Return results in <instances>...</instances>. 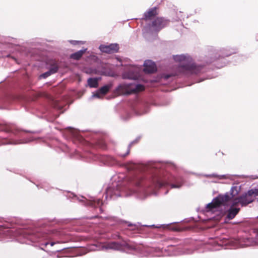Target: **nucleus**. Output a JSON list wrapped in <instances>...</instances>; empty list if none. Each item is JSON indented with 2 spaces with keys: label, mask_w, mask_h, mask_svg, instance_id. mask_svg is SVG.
I'll return each mask as SVG.
<instances>
[{
  "label": "nucleus",
  "mask_w": 258,
  "mask_h": 258,
  "mask_svg": "<svg viewBox=\"0 0 258 258\" xmlns=\"http://www.w3.org/2000/svg\"><path fill=\"white\" fill-rule=\"evenodd\" d=\"M173 58L175 61L180 62L177 68V72L173 74V76H177L180 74H197L202 70V67L196 65L189 57L180 55L174 56Z\"/></svg>",
  "instance_id": "f257e3e1"
},
{
  "label": "nucleus",
  "mask_w": 258,
  "mask_h": 258,
  "mask_svg": "<svg viewBox=\"0 0 258 258\" xmlns=\"http://www.w3.org/2000/svg\"><path fill=\"white\" fill-rule=\"evenodd\" d=\"M145 90V87L141 84L135 83L122 84L116 89L117 92L121 95L136 94Z\"/></svg>",
  "instance_id": "f03ea898"
},
{
  "label": "nucleus",
  "mask_w": 258,
  "mask_h": 258,
  "mask_svg": "<svg viewBox=\"0 0 258 258\" xmlns=\"http://www.w3.org/2000/svg\"><path fill=\"white\" fill-rule=\"evenodd\" d=\"M253 190L251 189L234 199L232 201V206H237L240 204L242 207H244L252 203L253 202Z\"/></svg>",
  "instance_id": "7ed1b4c3"
},
{
  "label": "nucleus",
  "mask_w": 258,
  "mask_h": 258,
  "mask_svg": "<svg viewBox=\"0 0 258 258\" xmlns=\"http://www.w3.org/2000/svg\"><path fill=\"white\" fill-rule=\"evenodd\" d=\"M169 21L163 17H157L151 24L152 30L155 32H158L161 30L168 25Z\"/></svg>",
  "instance_id": "20e7f679"
},
{
  "label": "nucleus",
  "mask_w": 258,
  "mask_h": 258,
  "mask_svg": "<svg viewBox=\"0 0 258 258\" xmlns=\"http://www.w3.org/2000/svg\"><path fill=\"white\" fill-rule=\"evenodd\" d=\"M119 48L118 44H110L108 45H101L100 46V50L105 53H113L118 51Z\"/></svg>",
  "instance_id": "39448f33"
},
{
  "label": "nucleus",
  "mask_w": 258,
  "mask_h": 258,
  "mask_svg": "<svg viewBox=\"0 0 258 258\" xmlns=\"http://www.w3.org/2000/svg\"><path fill=\"white\" fill-rule=\"evenodd\" d=\"M233 198L232 194L226 193L225 195H220L216 198L218 202H219V204L220 206L222 205H226Z\"/></svg>",
  "instance_id": "423d86ee"
},
{
  "label": "nucleus",
  "mask_w": 258,
  "mask_h": 258,
  "mask_svg": "<svg viewBox=\"0 0 258 258\" xmlns=\"http://www.w3.org/2000/svg\"><path fill=\"white\" fill-rule=\"evenodd\" d=\"M144 72L146 73L151 74L157 71L155 63L150 60H146L144 62Z\"/></svg>",
  "instance_id": "0eeeda50"
},
{
  "label": "nucleus",
  "mask_w": 258,
  "mask_h": 258,
  "mask_svg": "<svg viewBox=\"0 0 258 258\" xmlns=\"http://www.w3.org/2000/svg\"><path fill=\"white\" fill-rule=\"evenodd\" d=\"M158 15V9L156 7L149 9L144 14V20L145 21L151 20L153 17Z\"/></svg>",
  "instance_id": "6e6552de"
},
{
  "label": "nucleus",
  "mask_w": 258,
  "mask_h": 258,
  "mask_svg": "<svg viewBox=\"0 0 258 258\" xmlns=\"http://www.w3.org/2000/svg\"><path fill=\"white\" fill-rule=\"evenodd\" d=\"M112 85L108 84L101 87L98 91L93 95V96L97 98H100V94L104 95L106 94L111 89Z\"/></svg>",
  "instance_id": "1a4fd4ad"
},
{
  "label": "nucleus",
  "mask_w": 258,
  "mask_h": 258,
  "mask_svg": "<svg viewBox=\"0 0 258 258\" xmlns=\"http://www.w3.org/2000/svg\"><path fill=\"white\" fill-rule=\"evenodd\" d=\"M234 206L232 205L230 209L227 211L226 218L229 220L233 219L240 211L239 208H234Z\"/></svg>",
  "instance_id": "9d476101"
},
{
  "label": "nucleus",
  "mask_w": 258,
  "mask_h": 258,
  "mask_svg": "<svg viewBox=\"0 0 258 258\" xmlns=\"http://www.w3.org/2000/svg\"><path fill=\"white\" fill-rule=\"evenodd\" d=\"M220 206L216 198L213 199L212 202L207 205L206 208L208 211H212L214 209L219 207Z\"/></svg>",
  "instance_id": "9b49d317"
},
{
  "label": "nucleus",
  "mask_w": 258,
  "mask_h": 258,
  "mask_svg": "<svg viewBox=\"0 0 258 258\" xmlns=\"http://www.w3.org/2000/svg\"><path fill=\"white\" fill-rule=\"evenodd\" d=\"M122 245L119 243L118 242L113 241L107 243V247L110 249H113L115 250H119L122 248Z\"/></svg>",
  "instance_id": "f8f14e48"
},
{
  "label": "nucleus",
  "mask_w": 258,
  "mask_h": 258,
  "mask_svg": "<svg viewBox=\"0 0 258 258\" xmlns=\"http://www.w3.org/2000/svg\"><path fill=\"white\" fill-rule=\"evenodd\" d=\"M85 52V50H81L71 55V58L75 60H79Z\"/></svg>",
  "instance_id": "ddd939ff"
},
{
  "label": "nucleus",
  "mask_w": 258,
  "mask_h": 258,
  "mask_svg": "<svg viewBox=\"0 0 258 258\" xmlns=\"http://www.w3.org/2000/svg\"><path fill=\"white\" fill-rule=\"evenodd\" d=\"M87 82L88 85L91 88H96L98 86V82L97 78H89Z\"/></svg>",
  "instance_id": "4468645a"
},
{
  "label": "nucleus",
  "mask_w": 258,
  "mask_h": 258,
  "mask_svg": "<svg viewBox=\"0 0 258 258\" xmlns=\"http://www.w3.org/2000/svg\"><path fill=\"white\" fill-rule=\"evenodd\" d=\"M145 182L146 180L142 177H138L135 181V184L137 186H145Z\"/></svg>",
  "instance_id": "2eb2a0df"
},
{
  "label": "nucleus",
  "mask_w": 258,
  "mask_h": 258,
  "mask_svg": "<svg viewBox=\"0 0 258 258\" xmlns=\"http://www.w3.org/2000/svg\"><path fill=\"white\" fill-rule=\"evenodd\" d=\"M165 185V183L158 179H155L153 181V186L155 188H160Z\"/></svg>",
  "instance_id": "dca6fc26"
},
{
  "label": "nucleus",
  "mask_w": 258,
  "mask_h": 258,
  "mask_svg": "<svg viewBox=\"0 0 258 258\" xmlns=\"http://www.w3.org/2000/svg\"><path fill=\"white\" fill-rule=\"evenodd\" d=\"M58 67L57 65L52 66L49 70L51 74H53L57 72Z\"/></svg>",
  "instance_id": "f3484780"
},
{
  "label": "nucleus",
  "mask_w": 258,
  "mask_h": 258,
  "mask_svg": "<svg viewBox=\"0 0 258 258\" xmlns=\"http://www.w3.org/2000/svg\"><path fill=\"white\" fill-rule=\"evenodd\" d=\"M252 190L253 191V201L256 200L258 202V189L253 188Z\"/></svg>",
  "instance_id": "a211bd4d"
},
{
  "label": "nucleus",
  "mask_w": 258,
  "mask_h": 258,
  "mask_svg": "<svg viewBox=\"0 0 258 258\" xmlns=\"http://www.w3.org/2000/svg\"><path fill=\"white\" fill-rule=\"evenodd\" d=\"M1 130L2 131H4V132H6L7 133L12 132L11 128H10V127L7 125L2 126H1Z\"/></svg>",
  "instance_id": "6ab92c4d"
},
{
  "label": "nucleus",
  "mask_w": 258,
  "mask_h": 258,
  "mask_svg": "<svg viewBox=\"0 0 258 258\" xmlns=\"http://www.w3.org/2000/svg\"><path fill=\"white\" fill-rule=\"evenodd\" d=\"M134 143H135V142H133L130 144V145L128 146V149H127L126 153L125 154L123 155L122 157H124L128 155L130 153L131 147Z\"/></svg>",
  "instance_id": "aec40b11"
},
{
  "label": "nucleus",
  "mask_w": 258,
  "mask_h": 258,
  "mask_svg": "<svg viewBox=\"0 0 258 258\" xmlns=\"http://www.w3.org/2000/svg\"><path fill=\"white\" fill-rule=\"evenodd\" d=\"M51 75V74H50V72H49V71H48V72H46V73H44V74H42V75H41V76L42 77H43V78H47V77H49V76L50 75Z\"/></svg>",
  "instance_id": "412c9836"
},
{
  "label": "nucleus",
  "mask_w": 258,
  "mask_h": 258,
  "mask_svg": "<svg viewBox=\"0 0 258 258\" xmlns=\"http://www.w3.org/2000/svg\"><path fill=\"white\" fill-rule=\"evenodd\" d=\"M171 230L174 231H180V229L177 227H176L175 226H172L171 228Z\"/></svg>",
  "instance_id": "4be33fe9"
},
{
  "label": "nucleus",
  "mask_w": 258,
  "mask_h": 258,
  "mask_svg": "<svg viewBox=\"0 0 258 258\" xmlns=\"http://www.w3.org/2000/svg\"><path fill=\"white\" fill-rule=\"evenodd\" d=\"M50 244H51V246H53L54 244V242H51Z\"/></svg>",
  "instance_id": "5701e85b"
},
{
  "label": "nucleus",
  "mask_w": 258,
  "mask_h": 258,
  "mask_svg": "<svg viewBox=\"0 0 258 258\" xmlns=\"http://www.w3.org/2000/svg\"><path fill=\"white\" fill-rule=\"evenodd\" d=\"M172 187H176V186H175V185H172Z\"/></svg>",
  "instance_id": "b1692460"
},
{
  "label": "nucleus",
  "mask_w": 258,
  "mask_h": 258,
  "mask_svg": "<svg viewBox=\"0 0 258 258\" xmlns=\"http://www.w3.org/2000/svg\"><path fill=\"white\" fill-rule=\"evenodd\" d=\"M129 226H131L132 225L131 224H130L128 225Z\"/></svg>",
  "instance_id": "393cba45"
}]
</instances>
